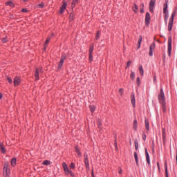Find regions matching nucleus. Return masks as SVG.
I'll return each mask as SVG.
<instances>
[{
	"label": "nucleus",
	"instance_id": "1",
	"mask_svg": "<svg viewBox=\"0 0 177 177\" xmlns=\"http://www.w3.org/2000/svg\"><path fill=\"white\" fill-rule=\"evenodd\" d=\"M158 99L159 100L160 104L162 106L163 113L167 111V103L165 102V94H164V90L162 88L160 89V93L158 95Z\"/></svg>",
	"mask_w": 177,
	"mask_h": 177
},
{
	"label": "nucleus",
	"instance_id": "2",
	"mask_svg": "<svg viewBox=\"0 0 177 177\" xmlns=\"http://www.w3.org/2000/svg\"><path fill=\"white\" fill-rule=\"evenodd\" d=\"M62 166L66 175H70L71 176H74V173H73V171L68 169V167L67 166V164L65 162L62 163Z\"/></svg>",
	"mask_w": 177,
	"mask_h": 177
},
{
	"label": "nucleus",
	"instance_id": "3",
	"mask_svg": "<svg viewBox=\"0 0 177 177\" xmlns=\"http://www.w3.org/2000/svg\"><path fill=\"white\" fill-rule=\"evenodd\" d=\"M3 175L5 177L9 176V175H10V169H9L8 163L4 164Z\"/></svg>",
	"mask_w": 177,
	"mask_h": 177
},
{
	"label": "nucleus",
	"instance_id": "4",
	"mask_svg": "<svg viewBox=\"0 0 177 177\" xmlns=\"http://www.w3.org/2000/svg\"><path fill=\"white\" fill-rule=\"evenodd\" d=\"M171 50H172V37H169L168 39V44H167V53L169 57H171Z\"/></svg>",
	"mask_w": 177,
	"mask_h": 177
},
{
	"label": "nucleus",
	"instance_id": "5",
	"mask_svg": "<svg viewBox=\"0 0 177 177\" xmlns=\"http://www.w3.org/2000/svg\"><path fill=\"white\" fill-rule=\"evenodd\" d=\"M154 6H156V0H151L149 2V12L151 13L154 12Z\"/></svg>",
	"mask_w": 177,
	"mask_h": 177
},
{
	"label": "nucleus",
	"instance_id": "6",
	"mask_svg": "<svg viewBox=\"0 0 177 177\" xmlns=\"http://www.w3.org/2000/svg\"><path fill=\"white\" fill-rule=\"evenodd\" d=\"M154 49H156V43H152L149 46V56H153V52H154Z\"/></svg>",
	"mask_w": 177,
	"mask_h": 177
},
{
	"label": "nucleus",
	"instance_id": "7",
	"mask_svg": "<svg viewBox=\"0 0 177 177\" xmlns=\"http://www.w3.org/2000/svg\"><path fill=\"white\" fill-rule=\"evenodd\" d=\"M64 60H66V55H62L58 64V68H62V67H63V64L64 63Z\"/></svg>",
	"mask_w": 177,
	"mask_h": 177
},
{
	"label": "nucleus",
	"instance_id": "8",
	"mask_svg": "<svg viewBox=\"0 0 177 177\" xmlns=\"http://www.w3.org/2000/svg\"><path fill=\"white\" fill-rule=\"evenodd\" d=\"M20 82H21V80L19 77H15L14 79V85L15 86H19L20 85Z\"/></svg>",
	"mask_w": 177,
	"mask_h": 177
},
{
	"label": "nucleus",
	"instance_id": "9",
	"mask_svg": "<svg viewBox=\"0 0 177 177\" xmlns=\"http://www.w3.org/2000/svg\"><path fill=\"white\" fill-rule=\"evenodd\" d=\"M150 24V13L147 12L145 15V25L149 26Z\"/></svg>",
	"mask_w": 177,
	"mask_h": 177
},
{
	"label": "nucleus",
	"instance_id": "10",
	"mask_svg": "<svg viewBox=\"0 0 177 177\" xmlns=\"http://www.w3.org/2000/svg\"><path fill=\"white\" fill-rule=\"evenodd\" d=\"M145 156H146L147 162L149 165H150V156H149V152H147V148H145Z\"/></svg>",
	"mask_w": 177,
	"mask_h": 177
},
{
	"label": "nucleus",
	"instance_id": "11",
	"mask_svg": "<svg viewBox=\"0 0 177 177\" xmlns=\"http://www.w3.org/2000/svg\"><path fill=\"white\" fill-rule=\"evenodd\" d=\"M173 26H174V20L169 19V24H168V31H171Z\"/></svg>",
	"mask_w": 177,
	"mask_h": 177
},
{
	"label": "nucleus",
	"instance_id": "12",
	"mask_svg": "<svg viewBox=\"0 0 177 177\" xmlns=\"http://www.w3.org/2000/svg\"><path fill=\"white\" fill-rule=\"evenodd\" d=\"M131 104L133 107H135L136 100H135V94L133 93H132L131 95Z\"/></svg>",
	"mask_w": 177,
	"mask_h": 177
},
{
	"label": "nucleus",
	"instance_id": "13",
	"mask_svg": "<svg viewBox=\"0 0 177 177\" xmlns=\"http://www.w3.org/2000/svg\"><path fill=\"white\" fill-rule=\"evenodd\" d=\"M66 6H67V3L64 1L63 2V5H62V6L60 8V13L61 14L64 13V10H66Z\"/></svg>",
	"mask_w": 177,
	"mask_h": 177
},
{
	"label": "nucleus",
	"instance_id": "14",
	"mask_svg": "<svg viewBox=\"0 0 177 177\" xmlns=\"http://www.w3.org/2000/svg\"><path fill=\"white\" fill-rule=\"evenodd\" d=\"M84 165L87 171H89V160L84 159Z\"/></svg>",
	"mask_w": 177,
	"mask_h": 177
},
{
	"label": "nucleus",
	"instance_id": "15",
	"mask_svg": "<svg viewBox=\"0 0 177 177\" xmlns=\"http://www.w3.org/2000/svg\"><path fill=\"white\" fill-rule=\"evenodd\" d=\"M176 12H177V10H176V9L173 11V12H172V14H171V17H170L169 20H173V21H174V19L175 16H176Z\"/></svg>",
	"mask_w": 177,
	"mask_h": 177
},
{
	"label": "nucleus",
	"instance_id": "16",
	"mask_svg": "<svg viewBox=\"0 0 177 177\" xmlns=\"http://www.w3.org/2000/svg\"><path fill=\"white\" fill-rule=\"evenodd\" d=\"M132 10L135 13H138V12L139 11V7L138 6V5L134 4V6H133Z\"/></svg>",
	"mask_w": 177,
	"mask_h": 177
},
{
	"label": "nucleus",
	"instance_id": "17",
	"mask_svg": "<svg viewBox=\"0 0 177 177\" xmlns=\"http://www.w3.org/2000/svg\"><path fill=\"white\" fill-rule=\"evenodd\" d=\"M35 81H38L39 80V72L37 70L35 71Z\"/></svg>",
	"mask_w": 177,
	"mask_h": 177
},
{
	"label": "nucleus",
	"instance_id": "18",
	"mask_svg": "<svg viewBox=\"0 0 177 177\" xmlns=\"http://www.w3.org/2000/svg\"><path fill=\"white\" fill-rule=\"evenodd\" d=\"M165 176L168 177V164L165 162Z\"/></svg>",
	"mask_w": 177,
	"mask_h": 177
},
{
	"label": "nucleus",
	"instance_id": "19",
	"mask_svg": "<svg viewBox=\"0 0 177 177\" xmlns=\"http://www.w3.org/2000/svg\"><path fill=\"white\" fill-rule=\"evenodd\" d=\"M0 147H1V153H3V154H5V153H6V149H5V147H3V143H1L0 144Z\"/></svg>",
	"mask_w": 177,
	"mask_h": 177
},
{
	"label": "nucleus",
	"instance_id": "20",
	"mask_svg": "<svg viewBox=\"0 0 177 177\" xmlns=\"http://www.w3.org/2000/svg\"><path fill=\"white\" fill-rule=\"evenodd\" d=\"M138 70L140 71V74L142 77H143V74L145 73V71H143V66H142V65H140L138 68Z\"/></svg>",
	"mask_w": 177,
	"mask_h": 177
},
{
	"label": "nucleus",
	"instance_id": "21",
	"mask_svg": "<svg viewBox=\"0 0 177 177\" xmlns=\"http://www.w3.org/2000/svg\"><path fill=\"white\" fill-rule=\"evenodd\" d=\"M134 158L136 160V165H139V160L138 159V153L134 152Z\"/></svg>",
	"mask_w": 177,
	"mask_h": 177
},
{
	"label": "nucleus",
	"instance_id": "22",
	"mask_svg": "<svg viewBox=\"0 0 177 177\" xmlns=\"http://www.w3.org/2000/svg\"><path fill=\"white\" fill-rule=\"evenodd\" d=\"M16 161H17L16 158H13L11 160V165H12V167H15V165H16Z\"/></svg>",
	"mask_w": 177,
	"mask_h": 177
},
{
	"label": "nucleus",
	"instance_id": "23",
	"mask_svg": "<svg viewBox=\"0 0 177 177\" xmlns=\"http://www.w3.org/2000/svg\"><path fill=\"white\" fill-rule=\"evenodd\" d=\"M167 9H168V3H165L164 4L163 13H165V12H167V10H168Z\"/></svg>",
	"mask_w": 177,
	"mask_h": 177
},
{
	"label": "nucleus",
	"instance_id": "24",
	"mask_svg": "<svg viewBox=\"0 0 177 177\" xmlns=\"http://www.w3.org/2000/svg\"><path fill=\"white\" fill-rule=\"evenodd\" d=\"M133 128L135 131L138 129V120H135L133 122Z\"/></svg>",
	"mask_w": 177,
	"mask_h": 177
},
{
	"label": "nucleus",
	"instance_id": "25",
	"mask_svg": "<svg viewBox=\"0 0 177 177\" xmlns=\"http://www.w3.org/2000/svg\"><path fill=\"white\" fill-rule=\"evenodd\" d=\"M169 17V13L165 14V21L167 24V22L168 21V18Z\"/></svg>",
	"mask_w": 177,
	"mask_h": 177
},
{
	"label": "nucleus",
	"instance_id": "26",
	"mask_svg": "<svg viewBox=\"0 0 177 177\" xmlns=\"http://www.w3.org/2000/svg\"><path fill=\"white\" fill-rule=\"evenodd\" d=\"M89 109H90V111H91L92 113H94L96 108L95 107V106L91 105L89 106Z\"/></svg>",
	"mask_w": 177,
	"mask_h": 177
},
{
	"label": "nucleus",
	"instance_id": "27",
	"mask_svg": "<svg viewBox=\"0 0 177 177\" xmlns=\"http://www.w3.org/2000/svg\"><path fill=\"white\" fill-rule=\"evenodd\" d=\"M134 143H135V149H136V150H138V149L139 147V144L138 143L137 139L135 140Z\"/></svg>",
	"mask_w": 177,
	"mask_h": 177
},
{
	"label": "nucleus",
	"instance_id": "28",
	"mask_svg": "<svg viewBox=\"0 0 177 177\" xmlns=\"http://www.w3.org/2000/svg\"><path fill=\"white\" fill-rule=\"evenodd\" d=\"M6 5H7L8 6H11V8H13V7L15 6V4H14L13 2H12V1H8V2H7V3H6Z\"/></svg>",
	"mask_w": 177,
	"mask_h": 177
},
{
	"label": "nucleus",
	"instance_id": "29",
	"mask_svg": "<svg viewBox=\"0 0 177 177\" xmlns=\"http://www.w3.org/2000/svg\"><path fill=\"white\" fill-rule=\"evenodd\" d=\"M145 128L147 131H149V121L147 120H145Z\"/></svg>",
	"mask_w": 177,
	"mask_h": 177
},
{
	"label": "nucleus",
	"instance_id": "30",
	"mask_svg": "<svg viewBox=\"0 0 177 177\" xmlns=\"http://www.w3.org/2000/svg\"><path fill=\"white\" fill-rule=\"evenodd\" d=\"M76 153H77L78 156H81V151H80V148L78 147H75Z\"/></svg>",
	"mask_w": 177,
	"mask_h": 177
},
{
	"label": "nucleus",
	"instance_id": "31",
	"mask_svg": "<svg viewBox=\"0 0 177 177\" xmlns=\"http://www.w3.org/2000/svg\"><path fill=\"white\" fill-rule=\"evenodd\" d=\"M43 165H50V161L46 160L43 162Z\"/></svg>",
	"mask_w": 177,
	"mask_h": 177
},
{
	"label": "nucleus",
	"instance_id": "32",
	"mask_svg": "<svg viewBox=\"0 0 177 177\" xmlns=\"http://www.w3.org/2000/svg\"><path fill=\"white\" fill-rule=\"evenodd\" d=\"M78 3V0H73L72 8H75V4Z\"/></svg>",
	"mask_w": 177,
	"mask_h": 177
},
{
	"label": "nucleus",
	"instance_id": "33",
	"mask_svg": "<svg viewBox=\"0 0 177 177\" xmlns=\"http://www.w3.org/2000/svg\"><path fill=\"white\" fill-rule=\"evenodd\" d=\"M100 38V31H97L95 35V39L97 41Z\"/></svg>",
	"mask_w": 177,
	"mask_h": 177
},
{
	"label": "nucleus",
	"instance_id": "34",
	"mask_svg": "<svg viewBox=\"0 0 177 177\" xmlns=\"http://www.w3.org/2000/svg\"><path fill=\"white\" fill-rule=\"evenodd\" d=\"M140 44H142V36H140L138 38V48H140Z\"/></svg>",
	"mask_w": 177,
	"mask_h": 177
},
{
	"label": "nucleus",
	"instance_id": "35",
	"mask_svg": "<svg viewBox=\"0 0 177 177\" xmlns=\"http://www.w3.org/2000/svg\"><path fill=\"white\" fill-rule=\"evenodd\" d=\"M88 53H89V55H92V53H93V45H91L90 46Z\"/></svg>",
	"mask_w": 177,
	"mask_h": 177
},
{
	"label": "nucleus",
	"instance_id": "36",
	"mask_svg": "<svg viewBox=\"0 0 177 177\" xmlns=\"http://www.w3.org/2000/svg\"><path fill=\"white\" fill-rule=\"evenodd\" d=\"M37 6V8L42 9L45 6V3H41L38 4Z\"/></svg>",
	"mask_w": 177,
	"mask_h": 177
},
{
	"label": "nucleus",
	"instance_id": "37",
	"mask_svg": "<svg viewBox=\"0 0 177 177\" xmlns=\"http://www.w3.org/2000/svg\"><path fill=\"white\" fill-rule=\"evenodd\" d=\"M69 168L71 169H75V164H74L73 162H71L70 166H69Z\"/></svg>",
	"mask_w": 177,
	"mask_h": 177
},
{
	"label": "nucleus",
	"instance_id": "38",
	"mask_svg": "<svg viewBox=\"0 0 177 177\" xmlns=\"http://www.w3.org/2000/svg\"><path fill=\"white\" fill-rule=\"evenodd\" d=\"M130 78H131L132 80H135V72H131L130 75Z\"/></svg>",
	"mask_w": 177,
	"mask_h": 177
},
{
	"label": "nucleus",
	"instance_id": "39",
	"mask_svg": "<svg viewBox=\"0 0 177 177\" xmlns=\"http://www.w3.org/2000/svg\"><path fill=\"white\" fill-rule=\"evenodd\" d=\"M136 82H137L138 86H140V77H137Z\"/></svg>",
	"mask_w": 177,
	"mask_h": 177
},
{
	"label": "nucleus",
	"instance_id": "40",
	"mask_svg": "<svg viewBox=\"0 0 177 177\" xmlns=\"http://www.w3.org/2000/svg\"><path fill=\"white\" fill-rule=\"evenodd\" d=\"M119 93H120V96H122V95H124V89L123 88H120L119 89Z\"/></svg>",
	"mask_w": 177,
	"mask_h": 177
},
{
	"label": "nucleus",
	"instance_id": "41",
	"mask_svg": "<svg viewBox=\"0 0 177 177\" xmlns=\"http://www.w3.org/2000/svg\"><path fill=\"white\" fill-rule=\"evenodd\" d=\"M36 71H37L39 73H44V71L42 70V68H41V67L37 68Z\"/></svg>",
	"mask_w": 177,
	"mask_h": 177
},
{
	"label": "nucleus",
	"instance_id": "42",
	"mask_svg": "<svg viewBox=\"0 0 177 177\" xmlns=\"http://www.w3.org/2000/svg\"><path fill=\"white\" fill-rule=\"evenodd\" d=\"M69 20H70V21H73V20H74V15H70Z\"/></svg>",
	"mask_w": 177,
	"mask_h": 177
},
{
	"label": "nucleus",
	"instance_id": "43",
	"mask_svg": "<svg viewBox=\"0 0 177 177\" xmlns=\"http://www.w3.org/2000/svg\"><path fill=\"white\" fill-rule=\"evenodd\" d=\"M7 80L9 82V84H12L13 82V81L12 80V78L9 77H7Z\"/></svg>",
	"mask_w": 177,
	"mask_h": 177
},
{
	"label": "nucleus",
	"instance_id": "44",
	"mask_svg": "<svg viewBox=\"0 0 177 177\" xmlns=\"http://www.w3.org/2000/svg\"><path fill=\"white\" fill-rule=\"evenodd\" d=\"M162 138L163 139H165V129H162Z\"/></svg>",
	"mask_w": 177,
	"mask_h": 177
},
{
	"label": "nucleus",
	"instance_id": "45",
	"mask_svg": "<svg viewBox=\"0 0 177 177\" xmlns=\"http://www.w3.org/2000/svg\"><path fill=\"white\" fill-rule=\"evenodd\" d=\"M50 41V37H48V38L46 40V41H45V45H48V44H49Z\"/></svg>",
	"mask_w": 177,
	"mask_h": 177
},
{
	"label": "nucleus",
	"instance_id": "46",
	"mask_svg": "<svg viewBox=\"0 0 177 177\" xmlns=\"http://www.w3.org/2000/svg\"><path fill=\"white\" fill-rule=\"evenodd\" d=\"M89 60L90 62H92V60H93V56L92 55V54H89Z\"/></svg>",
	"mask_w": 177,
	"mask_h": 177
},
{
	"label": "nucleus",
	"instance_id": "47",
	"mask_svg": "<svg viewBox=\"0 0 177 177\" xmlns=\"http://www.w3.org/2000/svg\"><path fill=\"white\" fill-rule=\"evenodd\" d=\"M131 61H129L128 62H127V66H126V68H129V66H131Z\"/></svg>",
	"mask_w": 177,
	"mask_h": 177
},
{
	"label": "nucleus",
	"instance_id": "48",
	"mask_svg": "<svg viewBox=\"0 0 177 177\" xmlns=\"http://www.w3.org/2000/svg\"><path fill=\"white\" fill-rule=\"evenodd\" d=\"M21 12H25V13H27V12H28V10L27 9H26V8H23V9L21 10Z\"/></svg>",
	"mask_w": 177,
	"mask_h": 177
},
{
	"label": "nucleus",
	"instance_id": "49",
	"mask_svg": "<svg viewBox=\"0 0 177 177\" xmlns=\"http://www.w3.org/2000/svg\"><path fill=\"white\" fill-rule=\"evenodd\" d=\"M84 160H88V154L86 153H84Z\"/></svg>",
	"mask_w": 177,
	"mask_h": 177
},
{
	"label": "nucleus",
	"instance_id": "50",
	"mask_svg": "<svg viewBox=\"0 0 177 177\" xmlns=\"http://www.w3.org/2000/svg\"><path fill=\"white\" fill-rule=\"evenodd\" d=\"M2 41H3V42L5 43V42H7L8 40L6 39V37H4L2 39Z\"/></svg>",
	"mask_w": 177,
	"mask_h": 177
},
{
	"label": "nucleus",
	"instance_id": "51",
	"mask_svg": "<svg viewBox=\"0 0 177 177\" xmlns=\"http://www.w3.org/2000/svg\"><path fill=\"white\" fill-rule=\"evenodd\" d=\"M142 139L143 140H146V134L142 135Z\"/></svg>",
	"mask_w": 177,
	"mask_h": 177
},
{
	"label": "nucleus",
	"instance_id": "52",
	"mask_svg": "<svg viewBox=\"0 0 177 177\" xmlns=\"http://www.w3.org/2000/svg\"><path fill=\"white\" fill-rule=\"evenodd\" d=\"M153 82H157V77L156 76L153 77Z\"/></svg>",
	"mask_w": 177,
	"mask_h": 177
},
{
	"label": "nucleus",
	"instance_id": "53",
	"mask_svg": "<svg viewBox=\"0 0 177 177\" xmlns=\"http://www.w3.org/2000/svg\"><path fill=\"white\" fill-rule=\"evenodd\" d=\"M140 8H142V9H144V8H145V3H142Z\"/></svg>",
	"mask_w": 177,
	"mask_h": 177
},
{
	"label": "nucleus",
	"instance_id": "54",
	"mask_svg": "<svg viewBox=\"0 0 177 177\" xmlns=\"http://www.w3.org/2000/svg\"><path fill=\"white\" fill-rule=\"evenodd\" d=\"M144 8H140V13H144L145 10Z\"/></svg>",
	"mask_w": 177,
	"mask_h": 177
},
{
	"label": "nucleus",
	"instance_id": "55",
	"mask_svg": "<svg viewBox=\"0 0 177 177\" xmlns=\"http://www.w3.org/2000/svg\"><path fill=\"white\" fill-rule=\"evenodd\" d=\"M157 167H158V169H160V163L158 162H157Z\"/></svg>",
	"mask_w": 177,
	"mask_h": 177
},
{
	"label": "nucleus",
	"instance_id": "56",
	"mask_svg": "<svg viewBox=\"0 0 177 177\" xmlns=\"http://www.w3.org/2000/svg\"><path fill=\"white\" fill-rule=\"evenodd\" d=\"M115 149L117 150L118 149V147H117V142H115Z\"/></svg>",
	"mask_w": 177,
	"mask_h": 177
},
{
	"label": "nucleus",
	"instance_id": "57",
	"mask_svg": "<svg viewBox=\"0 0 177 177\" xmlns=\"http://www.w3.org/2000/svg\"><path fill=\"white\" fill-rule=\"evenodd\" d=\"M91 175H92V177H95V174H93V170H92Z\"/></svg>",
	"mask_w": 177,
	"mask_h": 177
},
{
	"label": "nucleus",
	"instance_id": "58",
	"mask_svg": "<svg viewBox=\"0 0 177 177\" xmlns=\"http://www.w3.org/2000/svg\"><path fill=\"white\" fill-rule=\"evenodd\" d=\"M119 174H122V170L121 169L119 170Z\"/></svg>",
	"mask_w": 177,
	"mask_h": 177
},
{
	"label": "nucleus",
	"instance_id": "59",
	"mask_svg": "<svg viewBox=\"0 0 177 177\" xmlns=\"http://www.w3.org/2000/svg\"><path fill=\"white\" fill-rule=\"evenodd\" d=\"M164 13V15H167V13H169L168 12V10H167V11H165V12H163Z\"/></svg>",
	"mask_w": 177,
	"mask_h": 177
},
{
	"label": "nucleus",
	"instance_id": "60",
	"mask_svg": "<svg viewBox=\"0 0 177 177\" xmlns=\"http://www.w3.org/2000/svg\"><path fill=\"white\" fill-rule=\"evenodd\" d=\"M2 99V94L0 93V100Z\"/></svg>",
	"mask_w": 177,
	"mask_h": 177
},
{
	"label": "nucleus",
	"instance_id": "61",
	"mask_svg": "<svg viewBox=\"0 0 177 177\" xmlns=\"http://www.w3.org/2000/svg\"><path fill=\"white\" fill-rule=\"evenodd\" d=\"M100 125H101V124H100V123H99V124H98V127H99V128H100Z\"/></svg>",
	"mask_w": 177,
	"mask_h": 177
},
{
	"label": "nucleus",
	"instance_id": "62",
	"mask_svg": "<svg viewBox=\"0 0 177 177\" xmlns=\"http://www.w3.org/2000/svg\"><path fill=\"white\" fill-rule=\"evenodd\" d=\"M27 0H24V2H26Z\"/></svg>",
	"mask_w": 177,
	"mask_h": 177
},
{
	"label": "nucleus",
	"instance_id": "63",
	"mask_svg": "<svg viewBox=\"0 0 177 177\" xmlns=\"http://www.w3.org/2000/svg\"><path fill=\"white\" fill-rule=\"evenodd\" d=\"M132 143V142L130 140V145Z\"/></svg>",
	"mask_w": 177,
	"mask_h": 177
},
{
	"label": "nucleus",
	"instance_id": "64",
	"mask_svg": "<svg viewBox=\"0 0 177 177\" xmlns=\"http://www.w3.org/2000/svg\"><path fill=\"white\" fill-rule=\"evenodd\" d=\"M55 35L54 34L52 35V36Z\"/></svg>",
	"mask_w": 177,
	"mask_h": 177
}]
</instances>
